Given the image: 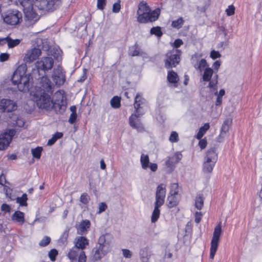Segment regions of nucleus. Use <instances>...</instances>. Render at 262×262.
<instances>
[{"label": "nucleus", "instance_id": "nucleus-24", "mask_svg": "<svg viewBox=\"0 0 262 262\" xmlns=\"http://www.w3.org/2000/svg\"><path fill=\"white\" fill-rule=\"evenodd\" d=\"M11 219L13 221L18 223L19 225H23L25 221V214L20 211H16L11 216Z\"/></svg>", "mask_w": 262, "mask_h": 262}, {"label": "nucleus", "instance_id": "nucleus-48", "mask_svg": "<svg viewBox=\"0 0 262 262\" xmlns=\"http://www.w3.org/2000/svg\"><path fill=\"white\" fill-rule=\"evenodd\" d=\"M178 184L177 183H173L170 186V194H178Z\"/></svg>", "mask_w": 262, "mask_h": 262}, {"label": "nucleus", "instance_id": "nucleus-54", "mask_svg": "<svg viewBox=\"0 0 262 262\" xmlns=\"http://www.w3.org/2000/svg\"><path fill=\"white\" fill-rule=\"evenodd\" d=\"M235 8L233 5L229 6L226 11L228 16L232 15L234 14Z\"/></svg>", "mask_w": 262, "mask_h": 262}, {"label": "nucleus", "instance_id": "nucleus-62", "mask_svg": "<svg viewBox=\"0 0 262 262\" xmlns=\"http://www.w3.org/2000/svg\"><path fill=\"white\" fill-rule=\"evenodd\" d=\"M9 55L7 53H2L0 54V61L4 62L6 61L9 58Z\"/></svg>", "mask_w": 262, "mask_h": 262}, {"label": "nucleus", "instance_id": "nucleus-61", "mask_svg": "<svg viewBox=\"0 0 262 262\" xmlns=\"http://www.w3.org/2000/svg\"><path fill=\"white\" fill-rule=\"evenodd\" d=\"M10 207L6 204H3L1 206V210L3 211L9 212L10 211Z\"/></svg>", "mask_w": 262, "mask_h": 262}, {"label": "nucleus", "instance_id": "nucleus-46", "mask_svg": "<svg viewBox=\"0 0 262 262\" xmlns=\"http://www.w3.org/2000/svg\"><path fill=\"white\" fill-rule=\"evenodd\" d=\"M14 117L16 120H15V122L13 123V124L20 127H23L25 124V122L22 118L16 116H15Z\"/></svg>", "mask_w": 262, "mask_h": 262}, {"label": "nucleus", "instance_id": "nucleus-39", "mask_svg": "<svg viewBox=\"0 0 262 262\" xmlns=\"http://www.w3.org/2000/svg\"><path fill=\"white\" fill-rule=\"evenodd\" d=\"M23 9L31 7L33 6L34 0H18Z\"/></svg>", "mask_w": 262, "mask_h": 262}, {"label": "nucleus", "instance_id": "nucleus-38", "mask_svg": "<svg viewBox=\"0 0 262 262\" xmlns=\"http://www.w3.org/2000/svg\"><path fill=\"white\" fill-rule=\"evenodd\" d=\"M215 164L206 162L203 163V169L205 172L210 173L212 172Z\"/></svg>", "mask_w": 262, "mask_h": 262}, {"label": "nucleus", "instance_id": "nucleus-50", "mask_svg": "<svg viewBox=\"0 0 262 262\" xmlns=\"http://www.w3.org/2000/svg\"><path fill=\"white\" fill-rule=\"evenodd\" d=\"M57 251L55 249H52L49 252V256L52 261H54L55 259V257L57 255Z\"/></svg>", "mask_w": 262, "mask_h": 262}, {"label": "nucleus", "instance_id": "nucleus-12", "mask_svg": "<svg viewBox=\"0 0 262 262\" xmlns=\"http://www.w3.org/2000/svg\"><path fill=\"white\" fill-rule=\"evenodd\" d=\"M150 11V9L146 3L141 2L139 4L138 10L137 11L138 20L141 23H146L145 17L148 16V13Z\"/></svg>", "mask_w": 262, "mask_h": 262}, {"label": "nucleus", "instance_id": "nucleus-22", "mask_svg": "<svg viewBox=\"0 0 262 262\" xmlns=\"http://www.w3.org/2000/svg\"><path fill=\"white\" fill-rule=\"evenodd\" d=\"M20 42L19 39H12L9 37L0 38V46H3L7 43L9 48H12L17 46Z\"/></svg>", "mask_w": 262, "mask_h": 262}, {"label": "nucleus", "instance_id": "nucleus-41", "mask_svg": "<svg viewBox=\"0 0 262 262\" xmlns=\"http://www.w3.org/2000/svg\"><path fill=\"white\" fill-rule=\"evenodd\" d=\"M42 148L41 147H37L32 149L31 152L33 156L36 159H40Z\"/></svg>", "mask_w": 262, "mask_h": 262}, {"label": "nucleus", "instance_id": "nucleus-23", "mask_svg": "<svg viewBox=\"0 0 262 262\" xmlns=\"http://www.w3.org/2000/svg\"><path fill=\"white\" fill-rule=\"evenodd\" d=\"M167 78L168 82L172 84L173 87L176 88L178 86L179 78L177 73L172 70L169 71L168 72Z\"/></svg>", "mask_w": 262, "mask_h": 262}, {"label": "nucleus", "instance_id": "nucleus-19", "mask_svg": "<svg viewBox=\"0 0 262 262\" xmlns=\"http://www.w3.org/2000/svg\"><path fill=\"white\" fill-rule=\"evenodd\" d=\"M107 252L96 245L92 251L91 257L94 261H97L103 257Z\"/></svg>", "mask_w": 262, "mask_h": 262}, {"label": "nucleus", "instance_id": "nucleus-56", "mask_svg": "<svg viewBox=\"0 0 262 262\" xmlns=\"http://www.w3.org/2000/svg\"><path fill=\"white\" fill-rule=\"evenodd\" d=\"M107 208V205L105 203L102 202L99 204V211L98 213L104 211Z\"/></svg>", "mask_w": 262, "mask_h": 262}, {"label": "nucleus", "instance_id": "nucleus-45", "mask_svg": "<svg viewBox=\"0 0 262 262\" xmlns=\"http://www.w3.org/2000/svg\"><path fill=\"white\" fill-rule=\"evenodd\" d=\"M150 33L155 34L158 37H160L162 35L161 28L159 27H153L150 29Z\"/></svg>", "mask_w": 262, "mask_h": 262}, {"label": "nucleus", "instance_id": "nucleus-28", "mask_svg": "<svg viewBox=\"0 0 262 262\" xmlns=\"http://www.w3.org/2000/svg\"><path fill=\"white\" fill-rule=\"evenodd\" d=\"M177 194H170L167 197V206L169 208L176 206L178 204L179 199L176 196Z\"/></svg>", "mask_w": 262, "mask_h": 262}, {"label": "nucleus", "instance_id": "nucleus-18", "mask_svg": "<svg viewBox=\"0 0 262 262\" xmlns=\"http://www.w3.org/2000/svg\"><path fill=\"white\" fill-rule=\"evenodd\" d=\"M25 18L30 21H36L39 19L38 15L35 12L33 6L23 9Z\"/></svg>", "mask_w": 262, "mask_h": 262}, {"label": "nucleus", "instance_id": "nucleus-52", "mask_svg": "<svg viewBox=\"0 0 262 262\" xmlns=\"http://www.w3.org/2000/svg\"><path fill=\"white\" fill-rule=\"evenodd\" d=\"M50 53L54 57L58 58L60 56L61 51L54 48L53 50H50Z\"/></svg>", "mask_w": 262, "mask_h": 262}, {"label": "nucleus", "instance_id": "nucleus-17", "mask_svg": "<svg viewBox=\"0 0 262 262\" xmlns=\"http://www.w3.org/2000/svg\"><path fill=\"white\" fill-rule=\"evenodd\" d=\"M91 222L89 220H82L76 226L77 233L80 235L86 234L89 230Z\"/></svg>", "mask_w": 262, "mask_h": 262}, {"label": "nucleus", "instance_id": "nucleus-1", "mask_svg": "<svg viewBox=\"0 0 262 262\" xmlns=\"http://www.w3.org/2000/svg\"><path fill=\"white\" fill-rule=\"evenodd\" d=\"M49 93L41 92L34 93V99L37 106L47 111L54 110L57 113L62 114L66 108L64 96L60 91H57L51 99Z\"/></svg>", "mask_w": 262, "mask_h": 262}, {"label": "nucleus", "instance_id": "nucleus-32", "mask_svg": "<svg viewBox=\"0 0 262 262\" xmlns=\"http://www.w3.org/2000/svg\"><path fill=\"white\" fill-rule=\"evenodd\" d=\"M232 122V120L230 118H227L223 122L222 126L221 127V131L225 134H227V133L229 131V127L231 126Z\"/></svg>", "mask_w": 262, "mask_h": 262}, {"label": "nucleus", "instance_id": "nucleus-14", "mask_svg": "<svg viewBox=\"0 0 262 262\" xmlns=\"http://www.w3.org/2000/svg\"><path fill=\"white\" fill-rule=\"evenodd\" d=\"M52 79L56 85H61L64 83L66 77L61 67H58L57 68L54 69L52 74Z\"/></svg>", "mask_w": 262, "mask_h": 262}, {"label": "nucleus", "instance_id": "nucleus-57", "mask_svg": "<svg viewBox=\"0 0 262 262\" xmlns=\"http://www.w3.org/2000/svg\"><path fill=\"white\" fill-rule=\"evenodd\" d=\"M221 56V55L218 51H215L213 50L210 53V57L213 59H215L217 58H220Z\"/></svg>", "mask_w": 262, "mask_h": 262}, {"label": "nucleus", "instance_id": "nucleus-63", "mask_svg": "<svg viewBox=\"0 0 262 262\" xmlns=\"http://www.w3.org/2000/svg\"><path fill=\"white\" fill-rule=\"evenodd\" d=\"M172 158H173V160L176 159L175 163H177L182 159V155L180 152H177Z\"/></svg>", "mask_w": 262, "mask_h": 262}, {"label": "nucleus", "instance_id": "nucleus-58", "mask_svg": "<svg viewBox=\"0 0 262 262\" xmlns=\"http://www.w3.org/2000/svg\"><path fill=\"white\" fill-rule=\"evenodd\" d=\"M202 213L201 212H196L195 213V222L199 223L201 220Z\"/></svg>", "mask_w": 262, "mask_h": 262}, {"label": "nucleus", "instance_id": "nucleus-43", "mask_svg": "<svg viewBox=\"0 0 262 262\" xmlns=\"http://www.w3.org/2000/svg\"><path fill=\"white\" fill-rule=\"evenodd\" d=\"M208 66L207 62L205 59H202L199 62L198 65L195 66V69L202 71V70Z\"/></svg>", "mask_w": 262, "mask_h": 262}, {"label": "nucleus", "instance_id": "nucleus-15", "mask_svg": "<svg viewBox=\"0 0 262 262\" xmlns=\"http://www.w3.org/2000/svg\"><path fill=\"white\" fill-rule=\"evenodd\" d=\"M143 114V113H136L135 115H132L129 119L130 125L135 129L138 130H141L143 127L142 123L140 122L139 117Z\"/></svg>", "mask_w": 262, "mask_h": 262}, {"label": "nucleus", "instance_id": "nucleus-40", "mask_svg": "<svg viewBox=\"0 0 262 262\" xmlns=\"http://www.w3.org/2000/svg\"><path fill=\"white\" fill-rule=\"evenodd\" d=\"M140 255L143 262H148L150 255L148 254L146 249L141 250L140 252Z\"/></svg>", "mask_w": 262, "mask_h": 262}, {"label": "nucleus", "instance_id": "nucleus-34", "mask_svg": "<svg viewBox=\"0 0 262 262\" xmlns=\"http://www.w3.org/2000/svg\"><path fill=\"white\" fill-rule=\"evenodd\" d=\"M210 127L209 124L208 123H205L204 126H202L197 134L196 138L198 139H201L204 136L206 132L209 129Z\"/></svg>", "mask_w": 262, "mask_h": 262}, {"label": "nucleus", "instance_id": "nucleus-5", "mask_svg": "<svg viewBox=\"0 0 262 262\" xmlns=\"http://www.w3.org/2000/svg\"><path fill=\"white\" fill-rule=\"evenodd\" d=\"M2 16L4 21L10 25L18 24L22 19L21 13L17 10H9Z\"/></svg>", "mask_w": 262, "mask_h": 262}, {"label": "nucleus", "instance_id": "nucleus-7", "mask_svg": "<svg viewBox=\"0 0 262 262\" xmlns=\"http://www.w3.org/2000/svg\"><path fill=\"white\" fill-rule=\"evenodd\" d=\"M54 63V60L51 57H42L35 64L37 68L36 71L39 73V75H40L39 73L41 71L45 73L46 71L52 69Z\"/></svg>", "mask_w": 262, "mask_h": 262}, {"label": "nucleus", "instance_id": "nucleus-55", "mask_svg": "<svg viewBox=\"0 0 262 262\" xmlns=\"http://www.w3.org/2000/svg\"><path fill=\"white\" fill-rule=\"evenodd\" d=\"M123 255L125 258H129L132 256L131 251L128 249H123L122 250Z\"/></svg>", "mask_w": 262, "mask_h": 262}, {"label": "nucleus", "instance_id": "nucleus-3", "mask_svg": "<svg viewBox=\"0 0 262 262\" xmlns=\"http://www.w3.org/2000/svg\"><path fill=\"white\" fill-rule=\"evenodd\" d=\"M36 6L43 13L53 12L61 5V0H36Z\"/></svg>", "mask_w": 262, "mask_h": 262}, {"label": "nucleus", "instance_id": "nucleus-35", "mask_svg": "<svg viewBox=\"0 0 262 262\" xmlns=\"http://www.w3.org/2000/svg\"><path fill=\"white\" fill-rule=\"evenodd\" d=\"M121 98L118 96H114L111 100L110 103L112 107L118 108L120 107Z\"/></svg>", "mask_w": 262, "mask_h": 262}, {"label": "nucleus", "instance_id": "nucleus-31", "mask_svg": "<svg viewBox=\"0 0 262 262\" xmlns=\"http://www.w3.org/2000/svg\"><path fill=\"white\" fill-rule=\"evenodd\" d=\"M142 53V51L136 45L130 47L128 52L129 55L132 56L141 55Z\"/></svg>", "mask_w": 262, "mask_h": 262}, {"label": "nucleus", "instance_id": "nucleus-37", "mask_svg": "<svg viewBox=\"0 0 262 262\" xmlns=\"http://www.w3.org/2000/svg\"><path fill=\"white\" fill-rule=\"evenodd\" d=\"M27 199L28 198L27 194L24 193L21 197H17L16 198V202L19 203L20 206H25L27 205Z\"/></svg>", "mask_w": 262, "mask_h": 262}, {"label": "nucleus", "instance_id": "nucleus-9", "mask_svg": "<svg viewBox=\"0 0 262 262\" xmlns=\"http://www.w3.org/2000/svg\"><path fill=\"white\" fill-rule=\"evenodd\" d=\"M112 239V236L109 233L102 234L99 237L96 245L108 253L111 249Z\"/></svg>", "mask_w": 262, "mask_h": 262}, {"label": "nucleus", "instance_id": "nucleus-11", "mask_svg": "<svg viewBox=\"0 0 262 262\" xmlns=\"http://www.w3.org/2000/svg\"><path fill=\"white\" fill-rule=\"evenodd\" d=\"M38 89L39 91L36 92L53 93V85L47 76H42L40 79Z\"/></svg>", "mask_w": 262, "mask_h": 262}, {"label": "nucleus", "instance_id": "nucleus-4", "mask_svg": "<svg viewBox=\"0 0 262 262\" xmlns=\"http://www.w3.org/2000/svg\"><path fill=\"white\" fill-rule=\"evenodd\" d=\"M181 51L178 49H173L167 52L164 59L165 67L167 69L176 67L180 62Z\"/></svg>", "mask_w": 262, "mask_h": 262}, {"label": "nucleus", "instance_id": "nucleus-8", "mask_svg": "<svg viewBox=\"0 0 262 262\" xmlns=\"http://www.w3.org/2000/svg\"><path fill=\"white\" fill-rule=\"evenodd\" d=\"M68 256L71 262H86V256L85 252L75 247L70 250Z\"/></svg>", "mask_w": 262, "mask_h": 262}, {"label": "nucleus", "instance_id": "nucleus-42", "mask_svg": "<svg viewBox=\"0 0 262 262\" xmlns=\"http://www.w3.org/2000/svg\"><path fill=\"white\" fill-rule=\"evenodd\" d=\"M184 23V20L182 17H180L176 20H173L172 22V26L173 28L179 29L182 27Z\"/></svg>", "mask_w": 262, "mask_h": 262}, {"label": "nucleus", "instance_id": "nucleus-64", "mask_svg": "<svg viewBox=\"0 0 262 262\" xmlns=\"http://www.w3.org/2000/svg\"><path fill=\"white\" fill-rule=\"evenodd\" d=\"M173 158L169 157L168 159L166 162V165L168 167H171L173 165Z\"/></svg>", "mask_w": 262, "mask_h": 262}, {"label": "nucleus", "instance_id": "nucleus-30", "mask_svg": "<svg viewBox=\"0 0 262 262\" xmlns=\"http://www.w3.org/2000/svg\"><path fill=\"white\" fill-rule=\"evenodd\" d=\"M140 162L143 169H146L148 168L150 163L148 155L142 154L140 158Z\"/></svg>", "mask_w": 262, "mask_h": 262}, {"label": "nucleus", "instance_id": "nucleus-27", "mask_svg": "<svg viewBox=\"0 0 262 262\" xmlns=\"http://www.w3.org/2000/svg\"><path fill=\"white\" fill-rule=\"evenodd\" d=\"M160 10L159 9H156L152 12L148 13V16L144 17V19L146 20V23L148 21H154L156 20L160 15Z\"/></svg>", "mask_w": 262, "mask_h": 262}, {"label": "nucleus", "instance_id": "nucleus-29", "mask_svg": "<svg viewBox=\"0 0 262 262\" xmlns=\"http://www.w3.org/2000/svg\"><path fill=\"white\" fill-rule=\"evenodd\" d=\"M162 205L155 204V208L152 212L151 221L152 223H155L158 219L160 214L159 208Z\"/></svg>", "mask_w": 262, "mask_h": 262}, {"label": "nucleus", "instance_id": "nucleus-59", "mask_svg": "<svg viewBox=\"0 0 262 262\" xmlns=\"http://www.w3.org/2000/svg\"><path fill=\"white\" fill-rule=\"evenodd\" d=\"M77 118V114L71 113L70 118L69 119V122L71 124L75 123Z\"/></svg>", "mask_w": 262, "mask_h": 262}, {"label": "nucleus", "instance_id": "nucleus-51", "mask_svg": "<svg viewBox=\"0 0 262 262\" xmlns=\"http://www.w3.org/2000/svg\"><path fill=\"white\" fill-rule=\"evenodd\" d=\"M121 9V6L120 4V1H119L118 2L115 3L114 4L113 6V9L112 11L114 13H118L120 11Z\"/></svg>", "mask_w": 262, "mask_h": 262}, {"label": "nucleus", "instance_id": "nucleus-33", "mask_svg": "<svg viewBox=\"0 0 262 262\" xmlns=\"http://www.w3.org/2000/svg\"><path fill=\"white\" fill-rule=\"evenodd\" d=\"M213 71L212 69L210 68H206L203 75V80L205 81H210L211 78L213 75Z\"/></svg>", "mask_w": 262, "mask_h": 262}, {"label": "nucleus", "instance_id": "nucleus-49", "mask_svg": "<svg viewBox=\"0 0 262 262\" xmlns=\"http://www.w3.org/2000/svg\"><path fill=\"white\" fill-rule=\"evenodd\" d=\"M169 141L171 142H177L178 141V134L176 132H172L169 137Z\"/></svg>", "mask_w": 262, "mask_h": 262}, {"label": "nucleus", "instance_id": "nucleus-25", "mask_svg": "<svg viewBox=\"0 0 262 262\" xmlns=\"http://www.w3.org/2000/svg\"><path fill=\"white\" fill-rule=\"evenodd\" d=\"M146 100L144 99L141 95L138 93L135 98L134 107L136 110V113L140 112V108H141V105L145 104Z\"/></svg>", "mask_w": 262, "mask_h": 262}, {"label": "nucleus", "instance_id": "nucleus-10", "mask_svg": "<svg viewBox=\"0 0 262 262\" xmlns=\"http://www.w3.org/2000/svg\"><path fill=\"white\" fill-rule=\"evenodd\" d=\"M16 103L12 100L8 99H0V112H11L17 109Z\"/></svg>", "mask_w": 262, "mask_h": 262}, {"label": "nucleus", "instance_id": "nucleus-16", "mask_svg": "<svg viewBox=\"0 0 262 262\" xmlns=\"http://www.w3.org/2000/svg\"><path fill=\"white\" fill-rule=\"evenodd\" d=\"M41 53L39 49L33 48L28 50L25 56V60L27 62H31L36 59Z\"/></svg>", "mask_w": 262, "mask_h": 262}, {"label": "nucleus", "instance_id": "nucleus-47", "mask_svg": "<svg viewBox=\"0 0 262 262\" xmlns=\"http://www.w3.org/2000/svg\"><path fill=\"white\" fill-rule=\"evenodd\" d=\"M51 239L49 236H45L39 242V245L41 247L47 246L50 242Z\"/></svg>", "mask_w": 262, "mask_h": 262}, {"label": "nucleus", "instance_id": "nucleus-26", "mask_svg": "<svg viewBox=\"0 0 262 262\" xmlns=\"http://www.w3.org/2000/svg\"><path fill=\"white\" fill-rule=\"evenodd\" d=\"M10 143V137L9 135H0V150L5 149Z\"/></svg>", "mask_w": 262, "mask_h": 262}, {"label": "nucleus", "instance_id": "nucleus-20", "mask_svg": "<svg viewBox=\"0 0 262 262\" xmlns=\"http://www.w3.org/2000/svg\"><path fill=\"white\" fill-rule=\"evenodd\" d=\"M217 160V155L216 152V149L215 148H213L208 150L204 158V162L215 164Z\"/></svg>", "mask_w": 262, "mask_h": 262}, {"label": "nucleus", "instance_id": "nucleus-53", "mask_svg": "<svg viewBox=\"0 0 262 262\" xmlns=\"http://www.w3.org/2000/svg\"><path fill=\"white\" fill-rule=\"evenodd\" d=\"M106 5V0H97V8L100 10H103Z\"/></svg>", "mask_w": 262, "mask_h": 262}, {"label": "nucleus", "instance_id": "nucleus-36", "mask_svg": "<svg viewBox=\"0 0 262 262\" xmlns=\"http://www.w3.org/2000/svg\"><path fill=\"white\" fill-rule=\"evenodd\" d=\"M203 205H204V199L201 195H199L198 196H196V199H195V207L198 209L201 210V209H202V208L203 206Z\"/></svg>", "mask_w": 262, "mask_h": 262}, {"label": "nucleus", "instance_id": "nucleus-44", "mask_svg": "<svg viewBox=\"0 0 262 262\" xmlns=\"http://www.w3.org/2000/svg\"><path fill=\"white\" fill-rule=\"evenodd\" d=\"M90 200V196L86 193H82L80 198V202L84 205L88 204Z\"/></svg>", "mask_w": 262, "mask_h": 262}, {"label": "nucleus", "instance_id": "nucleus-13", "mask_svg": "<svg viewBox=\"0 0 262 262\" xmlns=\"http://www.w3.org/2000/svg\"><path fill=\"white\" fill-rule=\"evenodd\" d=\"M165 185L163 184H161L157 188L156 193V201L155 202V204L163 205L165 202Z\"/></svg>", "mask_w": 262, "mask_h": 262}, {"label": "nucleus", "instance_id": "nucleus-2", "mask_svg": "<svg viewBox=\"0 0 262 262\" xmlns=\"http://www.w3.org/2000/svg\"><path fill=\"white\" fill-rule=\"evenodd\" d=\"M11 80L14 84L17 85L18 90L21 92H28L32 85L30 75H25L24 72H21L19 69L14 72Z\"/></svg>", "mask_w": 262, "mask_h": 262}, {"label": "nucleus", "instance_id": "nucleus-6", "mask_svg": "<svg viewBox=\"0 0 262 262\" xmlns=\"http://www.w3.org/2000/svg\"><path fill=\"white\" fill-rule=\"evenodd\" d=\"M221 233L222 227L220 223L215 227L211 239L209 255V257L211 259H213L217 250Z\"/></svg>", "mask_w": 262, "mask_h": 262}, {"label": "nucleus", "instance_id": "nucleus-21", "mask_svg": "<svg viewBox=\"0 0 262 262\" xmlns=\"http://www.w3.org/2000/svg\"><path fill=\"white\" fill-rule=\"evenodd\" d=\"M89 244V240L85 237L78 236L75 238L74 247L83 251Z\"/></svg>", "mask_w": 262, "mask_h": 262}, {"label": "nucleus", "instance_id": "nucleus-60", "mask_svg": "<svg viewBox=\"0 0 262 262\" xmlns=\"http://www.w3.org/2000/svg\"><path fill=\"white\" fill-rule=\"evenodd\" d=\"M226 136V134L221 131L220 134L216 138V141L219 142H222Z\"/></svg>", "mask_w": 262, "mask_h": 262}]
</instances>
